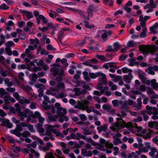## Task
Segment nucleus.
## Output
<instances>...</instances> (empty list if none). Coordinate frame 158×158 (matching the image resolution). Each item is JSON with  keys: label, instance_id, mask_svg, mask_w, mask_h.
I'll return each mask as SVG.
<instances>
[{"label": "nucleus", "instance_id": "nucleus-1", "mask_svg": "<svg viewBox=\"0 0 158 158\" xmlns=\"http://www.w3.org/2000/svg\"><path fill=\"white\" fill-rule=\"evenodd\" d=\"M125 126L130 129L132 132L135 133L137 135L142 136L145 139L150 138L151 135L154 133L152 131L149 130V131L146 133V129H143L141 127H135L131 122L126 123L121 119H117V122L113 124L110 128L112 131L116 132L118 131V129H123Z\"/></svg>", "mask_w": 158, "mask_h": 158}, {"label": "nucleus", "instance_id": "nucleus-2", "mask_svg": "<svg viewBox=\"0 0 158 158\" xmlns=\"http://www.w3.org/2000/svg\"><path fill=\"white\" fill-rule=\"evenodd\" d=\"M64 84L63 82H60L56 85V88L50 87L49 89L47 90L46 92V94L48 95H52L55 96L58 99L63 98L66 96L67 94L64 93H59L56 91L58 92L59 90L61 89L64 90Z\"/></svg>", "mask_w": 158, "mask_h": 158}, {"label": "nucleus", "instance_id": "nucleus-3", "mask_svg": "<svg viewBox=\"0 0 158 158\" xmlns=\"http://www.w3.org/2000/svg\"><path fill=\"white\" fill-rule=\"evenodd\" d=\"M139 50L145 56H147L149 53L153 55L155 52L158 51V46L153 44L147 46L140 45Z\"/></svg>", "mask_w": 158, "mask_h": 158}, {"label": "nucleus", "instance_id": "nucleus-4", "mask_svg": "<svg viewBox=\"0 0 158 158\" xmlns=\"http://www.w3.org/2000/svg\"><path fill=\"white\" fill-rule=\"evenodd\" d=\"M112 102L114 107H118L119 105H121V109L127 111L128 110L129 106L133 105L134 102L131 100L128 99L124 102L121 100L118 101V100H115L112 101Z\"/></svg>", "mask_w": 158, "mask_h": 158}, {"label": "nucleus", "instance_id": "nucleus-5", "mask_svg": "<svg viewBox=\"0 0 158 158\" xmlns=\"http://www.w3.org/2000/svg\"><path fill=\"white\" fill-rule=\"evenodd\" d=\"M15 106L16 108V111L18 116L20 117V120L22 121H23L25 118L27 117V114H31L32 113V111L28 108L25 109L24 112L22 111L20 106L19 103L15 104Z\"/></svg>", "mask_w": 158, "mask_h": 158}, {"label": "nucleus", "instance_id": "nucleus-6", "mask_svg": "<svg viewBox=\"0 0 158 158\" xmlns=\"http://www.w3.org/2000/svg\"><path fill=\"white\" fill-rule=\"evenodd\" d=\"M18 68L19 69H27L28 70L34 72H36L41 70V68L35 66L34 63L32 61L30 62L29 64H27V67L24 64H19L18 65Z\"/></svg>", "mask_w": 158, "mask_h": 158}, {"label": "nucleus", "instance_id": "nucleus-7", "mask_svg": "<svg viewBox=\"0 0 158 158\" xmlns=\"http://www.w3.org/2000/svg\"><path fill=\"white\" fill-rule=\"evenodd\" d=\"M46 129V135L49 136L50 139L52 140H54L55 138L54 135H52V133L55 129V127H59L60 126L58 124H56L54 125H52L50 124H45L44 125Z\"/></svg>", "mask_w": 158, "mask_h": 158}, {"label": "nucleus", "instance_id": "nucleus-8", "mask_svg": "<svg viewBox=\"0 0 158 158\" xmlns=\"http://www.w3.org/2000/svg\"><path fill=\"white\" fill-rule=\"evenodd\" d=\"M90 102L87 100H85L82 102L79 101L77 104L74 106V108L82 110H86V112L89 113L92 111L91 109H88Z\"/></svg>", "mask_w": 158, "mask_h": 158}, {"label": "nucleus", "instance_id": "nucleus-9", "mask_svg": "<svg viewBox=\"0 0 158 158\" xmlns=\"http://www.w3.org/2000/svg\"><path fill=\"white\" fill-rule=\"evenodd\" d=\"M67 112L66 109H60L58 111V114L59 118L58 121L60 123H63L64 121H68L69 120V118L65 115Z\"/></svg>", "mask_w": 158, "mask_h": 158}, {"label": "nucleus", "instance_id": "nucleus-10", "mask_svg": "<svg viewBox=\"0 0 158 158\" xmlns=\"http://www.w3.org/2000/svg\"><path fill=\"white\" fill-rule=\"evenodd\" d=\"M56 153L48 152L45 156V158H65L64 156H61L62 155V151L59 149L56 150Z\"/></svg>", "mask_w": 158, "mask_h": 158}, {"label": "nucleus", "instance_id": "nucleus-11", "mask_svg": "<svg viewBox=\"0 0 158 158\" xmlns=\"http://www.w3.org/2000/svg\"><path fill=\"white\" fill-rule=\"evenodd\" d=\"M30 45L28 46V48L30 50L32 51L36 49L37 46V44H39L40 41L38 39L36 38L35 40L31 39L30 40Z\"/></svg>", "mask_w": 158, "mask_h": 158}, {"label": "nucleus", "instance_id": "nucleus-12", "mask_svg": "<svg viewBox=\"0 0 158 158\" xmlns=\"http://www.w3.org/2000/svg\"><path fill=\"white\" fill-rule=\"evenodd\" d=\"M98 74V77H99L98 81L99 82L98 84L97 85L102 86L103 84H106L107 82L106 81V78L105 75L100 72H99Z\"/></svg>", "mask_w": 158, "mask_h": 158}, {"label": "nucleus", "instance_id": "nucleus-13", "mask_svg": "<svg viewBox=\"0 0 158 158\" xmlns=\"http://www.w3.org/2000/svg\"><path fill=\"white\" fill-rule=\"evenodd\" d=\"M35 87L38 89V91L39 92V96L40 97H42L43 95V90L44 88V86L43 84L37 83L35 85Z\"/></svg>", "mask_w": 158, "mask_h": 158}, {"label": "nucleus", "instance_id": "nucleus-14", "mask_svg": "<svg viewBox=\"0 0 158 158\" xmlns=\"http://www.w3.org/2000/svg\"><path fill=\"white\" fill-rule=\"evenodd\" d=\"M30 114L31 115V117L33 118H37L40 123H44V121H45V118L41 116L39 112L35 111L34 114L31 113Z\"/></svg>", "mask_w": 158, "mask_h": 158}, {"label": "nucleus", "instance_id": "nucleus-15", "mask_svg": "<svg viewBox=\"0 0 158 158\" xmlns=\"http://www.w3.org/2000/svg\"><path fill=\"white\" fill-rule=\"evenodd\" d=\"M31 51L30 50V49L28 48L26 49L25 52V53H23L21 55V57L22 58L24 59V61L26 63L29 62H30V59L29 58H25L26 54H29Z\"/></svg>", "mask_w": 158, "mask_h": 158}, {"label": "nucleus", "instance_id": "nucleus-16", "mask_svg": "<svg viewBox=\"0 0 158 158\" xmlns=\"http://www.w3.org/2000/svg\"><path fill=\"white\" fill-rule=\"evenodd\" d=\"M137 102L138 105H134L135 102L133 101L134 102L133 105H132L135 107L134 110H138L142 109V102L141 98H137Z\"/></svg>", "mask_w": 158, "mask_h": 158}, {"label": "nucleus", "instance_id": "nucleus-17", "mask_svg": "<svg viewBox=\"0 0 158 158\" xmlns=\"http://www.w3.org/2000/svg\"><path fill=\"white\" fill-rule=\"evenodd\" d=\"M86 91L85 90L83 89L81 90L78 88H77L75 89V94L77 96H79L81 94L82 97H79V98L80 99H81L82 98L84 97V94L86 93Z\"/></svg>", "mask_w": 158, "mask_h": 158}, {"label": "nucleus", "instance_id": "nucleus-18", "mask_svg": "<svg viewBox=\"0 0 158 158\" xmlns=\"http://www.w3.org/2000/svg\"><path fill=\"white\" fill-rule=\"evenodd\" d=\"M97 89L100 90V91L95 90L94 91L93 93L95 95H96L98 96H100L102 94L104 91L103 90V87L102 86H100L97 85Z\"/></svg>", "mask_w": 158, "mask_h": 158}, {"label": "nucleus", "instance_id": "nucleus-19", "mask_svg": "<svg viewBox=\"0 0 158 158\" xmlns=\"http://www.w3.org/2000/svg\"><path fill=\"white\" fill-rule=\"evenodd\" d=\"M133 76L131 74L125 75L123 77V80L127 83H130L132 80Z\"/></svg>", "mask_w": 158, "mask_h": 158}, {"label": "nucleus", "instance_id": "nucleus-20", "mask_svg": "<svg viewBox=\"0 0 158 158\" xmlns=\"http://www.w3.org/2000/svg\"><path fill=\"white\" fill-rule=\"evenodd\" d=\"M122 156L124 158H139L138 156L136 154V153L134 152L129 153L127 156H126L125 154H123L122 155Z\"/></svg>", "mask_w": 158, "mask_h": 158}, {"label": "nucleus", "instance_id": "nucleus-21", "mask_svg": "<svg viewBox=\"0 0 158 158\" xmlns=\"http://www.w3.org/2000/svg\"><path fill=\"white\" fill-rule=\"evenodd\" d=\"M151 148L150 143L149 142H146L144 143V147L143 148L142 150L144 152H147Z\"/></svg>", "mask_w": 158, "mask_h": 158}, {"label": "nucleus", "instance_id": "nucleus-22", "mask_svg": "<svg viewBox=\"0 0 158 158\" xmlns=\"http://www.w3.org/2000/svg\"><path fill=\"white\" fill-rule=\"evenodd\" d=\"M150 85L153 89L158 91V83L156 82L155 79L151 80V84Z\"/></svg>", "mask_w": 158, "mask_h": 158}, {"label": "nucleus", "instance_id": "nucleus-23", "mask_svg": "<svg viewBox=\"0 0 158 158\" xmlns=\"http://www.w3.org/2000/svg\"><path fill=\"white\" fill-rule=\"evenodd\" d=\"M58 117V114L54 116H52L51 115H49L48 116V121L49 123L52 122H56Z\"/></svg>", "mask_w": 158, "mask_h": 158}, {"label": "nucleus", "instance_id": "nucleus-24", "mask_svg": "<svg viewBox=\"0 0 158 158\" xmlns=\"http://www.w3.org/2000/svg\"><path fill=\"white\" fill-rule=\"evenodd\" d=\"M42 124L38 123L36 124V128L37 131L40 133L41 135H43L45 130L42 127Z\"/></svg>", "mask_w": 158, "mask_h": 158}, {"label": "nucleus", "instance_id": "nucleus-25", "mask_svg": "<svg viewBox=\"0 0 158 158\" xmlns=\"http://www.w3.org/2000/svg\"><path fill=\"white\" fill-rule=\"evenodd\" d=\"M158 27V23H155L153 26L150 28V30L153 33H157V28Z\"/></svg>", "mask_w": 158, "mask_h": 158}, {"label": "nucleus", "instance_id": "nucleus-26", "mask_svg": "<svg viewBox=\"0 0 158 158\" xmlns=\"http://www.w3.org/2000/svg\"><path fill=\"white\" fill-rule=\"evenodd\" d=\"M26 123H20L17 126L16 129L19 132L22 131L23 127H26Z\"/></svg>", "mask_w": 158, "mask_h": 158}, {"label": "nucleus", "instance_id": "nucleus-27", "mask_svg": "<svg viewBox=\"0 0 158 158\" xmlns=\"http://www.w3.org/2000/svg\"><path fill=\"white\" fill-rule=\"evenodd\" d=\"M18 101L19 103L22 104H28L30 102L29 100L23 97H22L21 98H20Z\"/></svg>", "mask_w": 158, "mask_h": 158}, {"label": "nucleus", "instance_id": "nucleus-28", "mask_svg": "<svg viewBox=\"0 0 158 158\" xmlns=\"http://www.w3.org/2000/svg\"><path fill=\"white\" fill-rule=\"evenodd\" d=\"M158 125V123L156 121L149 122L148 123V126L152 128H155L156 129L157 126Z\"/></svg>", "mask_w": 158, "mask_h": 158}, {"label": "nucleus", "instance_id": "nucleus-29", "mask_svg": "<svg viewBox=\"0 0 158 158\" xmlns=\"http://www.w3.org/2000/svg\"><path fill=\"white\" fill-rule=\"evenodd\" d=\"M157 149L154 147L150 149V151L149 153V155L152 158H154L155 153L157 152Z\"/></svg>", "mask_w": 158, "mask_h": 158}, {"label": "nucleus", "instance_id": "nucleus-30", "mask_svg": "<svg viewBox=\"0 0 158 158\" xmlns=\"http://www.w3.org/2000/svg\"><path fill=\"white\" fill-rule=\"evenodd\" d=\"M149 5H146L143 7L145 10V11L146 13H149L152 12L153 11V8Z\"/></svg>", "mask_w": 158, "mask_h": 158}, {"label": "nucleus", "instance_id": "nucleus-31", "mask_svg": "<svg viewBox=\"0 0 158 158\" xmlns=\"http://www.w3.org/2000/svg\"><path fill=\"white\" fill-rule=\"evenodd\" d=\"M107 129V126L106 125L101 126L97 127V129L99 133L102 132H105Z\"/></svg>", "mask_w": 158, "mask_h": 158}, {"label": "nucleus", "instance_id": "nucleus-32", "mask_svg": "<svg viewBox=\"0 0 158 158\" xmlns=\"http://www.w3.org/2000/svg\"><path fill=\"white\" fill-rule=\"evenodd\" d=\"M82 74L83 75V77L85 80L87 81H89L91 79L89 77V74L88 72L84 71L83 72Z\"/></svg>", "mask_w": 158, "mask_h": 158}, {"label": "nucleus", "instance_id": "nucleus-33", "mask_svg": "<svg viewBox=\"0 0 158 158\" xmlns=\"http://www.w3.org/2000/svg\"><path fill=\"white\" fill-rule=\"evenodd\" d=\"M52 133L55 134L56 136L60 137L61 138H63L64 137V135L60 132L59 130L55 129Z\"/></svg>", "mask_w": 158, "mask_h": 158}, {"label": "nucleus", "instance_id": "nucleus-34", "mask_svg": "<svg viewBox=\"0 0 158 158\" xmlns=\"http://www.w3.org/2000/svg\"><path fill=\"white\" fill-rule=\"evenodd\" d=\"M52 133L55 134L56 136L60 137L61 138H63L64 137V135L60 132L59 130L55 129Z\"/></svg>", "mask_w": 158, "mask_h": 158}, {"label": "nucleus", "instance_id": "nucleus-35", "mask_svg": "<svg viewBox=\"0 0 158 158\" xmlns=\"http://www.w3.org/2000/svg\"><path fill=\"white\" fill-rule=\"evenodd\" d=\"M122 71L123 73H128V74H131V73L132 70L131 69H128V68L125 67L122 69Z\"/></svg>", "mask_w": 158, "mask_h": 158}, {"label": "nucleus", "instance_id": "nucleus-36", "mask_svg": "<svg viewBox=\"0 0 158 158\" xmlns=\"http://www.w3.org/2000/svg\"><path fill=\"white\" fill-rule=\"evenodd\" d=\"M10 132L12 134L15 135L18 137H20L21 136V133L16 129L14 130H10Z\"/></svg>", "mask_w": 158, "mask_h": 158}, {"label": "nucleus", "instance_id": "nucleus-37", "mask_svg": "<svg viewBox=\"0 0 158 158\" xmlns=\"http://www.w3.org/2000/svg\"><path fill=\"white\" fill-rule=\"evenodd\" d=\"M24 16H26L29 19H31L33 17V14L31 12H29L27 11H24Z\"/></svg>", "mask_w": 158, "mask_h": 158}, {"label": "nucleus", "instance_id": "nucleus-38", "mask_svg": "<svg viewBox=\"0 0 158 158\" xmlns=\"http://www.w3.org/2000/svg\"><path fill=\"white\" fill-rule=\"evenodd\" d=\"M4 81L5 84L8 87L11 86L13 84V82L12 81H10V79L8 78H5L4 80Z\"/></svg>", "mask_w": 158, "mask_h": 158}, {"label": "nucleus", "instance_id": "nucleus-39", "mask_svg": "<svg viewBox=\"0 0 158 158\" xmlns=\"http://www.w3.org/2000/svg\"><path fill=\"white\" fill-rule=\"evenodd\" d=\"M138 44L137 42L132 41H129L127 44V46L129 47H135Z\"/></svg>", "mask_w": 158, "mask_h": 158}, {"label": "nucleus", "instance_id": "nucleus-40", "mask_svg": "<svg viewBox=\"0 0 158 158\" xmlns=\"http://www.w3.org/2000/svg\"><path fill=\"white\" fill-rule=\"evenodd\" d=\"M150 18V17L148 16H146L143 17V15H140L139 17V22H146V21Z\"/></svg>", "mask_w": 158, "mask_h": 158}, {"label": "nucleus", "instance_id": "nucleus-41", "mask_svg": "<svg viewBox=\"0 0 158 158\" xmlns=\"http://www.w3.org/2000/svg\"><path fill=\"white\" fill-rule=\"evenodd\" d=\"M108 88L107 87H105L103 89V90L104 91V92H103V94H104V95L107 96H109L111 95V93L108 91Z\"/></svg>", "mask_w": 158, "mask_h": 158}, {"label": "nucleus", "instance_id": "nucleus-42", "mask_svg": "<svg viewBox=\"0 0 158 158\" xmlns=\"http://www.w3.org/2000/svg\"><path fill=\"white\" fill-rule=\"evenodd\" d=\"M109 86L110 87L111 89L112 90H116L117 89V86L114 84L111 81H109Z\"/></svg>", "mask_w": 158, "mask_h": 158}, {"label": "nucleus", "instance_id": "nucleus-43", "mask_svg": "<svg viewBox=\"0 0 158 158\" xmlns=\"http://www.w3.org/2000/svg\"><path fill=\"white\" fill-rule=\"evenodd\" d=\"M50 70L54 76H56L58 74L59 71V69L56 68H51Z\"/></svg>", "mask_w": 158, "mask_h": 158}, {"label": "nucleus", "instance_id": "nucleus-44", "mask_svg": "<svg viewBox=\"0 0 158 158\" xmlns=\"http://www.w3.org/2000/svg\"><path fill=\"white\" fill-rule=\"evenodd\" d=\"M49 102L46 101H44L43 102V107L45 110H48L52 107V106H47L48 102Z\"/></svg>", "mask_w": 158, "mask_h": 158}, {"label": "nucleus", "instance_id": "nucleus-45", "mask_svg": "<svg viewBox=\"0 0 158 158\" xmlns=\"http://www.w3.org/2000/svg\"><path fill=\"white\" fill-rule=\"evenodd\" d=\"M111 33L110 32H107L105 31L102 35L101 37L102 38L103 40H105V39L106 38V37L109 35H111Z\"/></svg>", "mask_w": 158, "mask_h": 158}, {"label": "nucleus", "instance_id": "nucleus-46", "mask_svg": "<svg viewBox=\"0 0 158 158\" xmlns=\"http://www.w3.org/2000/svg\"><path fill=\"white\" fill-rule=\"evenodd\" d=\"M153 70V69L152 66L148 67L147 69L146 70V71L148 74L152 75H154L155 74Z\"/></svg>", "mask_w": 158, "mask_h": 158}, {"label": "nucleus", "instance_id": "nucleus-47", "mask_svg": "<svg viewBox=\"0 0 158 158\" xmlns=\"http://www.w3.org/2000/svg\"><path fill=\"white\" fill-rule=\"evenodd\" d=\"M99 72L96 73H89V77L90 78L92 79H95L98 77Z\"/></svg>", "mask_w": 158, "mask_h": 158}, {"label": "nucleus", "instance_id": "nucleus-48", "mask_svg": "<svg viewBox=\"0 0 158 158\" xmlns=\"http://www.w3.org/2000/svg\"><path fill=\"white\" fill-rule=\"evenodd\" d=\"M10 97V96L9 95H6L2 98L5 103L6 104H9L10 103V102L9 100Z\"/></svg>", "mask_w": 158, "mask_h": 158}, {"label": "nucleus", "instance_id": "nucleus-49", "mask_svg": "<svg viewBox=\"0 0 158 158\" xmlns=\"http://www.w3.org/2000/svg\"><path fill=\"white\" fill-rule=\"evenodd\" d=\"M85 137L84 135H81L80 133H77L76 134V139L77 140H80L81 139H84Z\"/></svg>", "mask_w": 158, "mask_h": 158}, {"label": "nucleus", "instance_id": "nucleus-50", "mask_svg": "<svg viewBox=\"0 0 158 158\" xmlns=\"http://www.w3.org/2000/svg\"><path fill=\"white\" fill-rule=\"evenodd\" d=\"M103 2L106 5L112 6L113 3L112 0H103Z\"/></svg>", "mask_w": 158, "mask_h": 158}, {"label": "nucleus", "instance_id": "nucleus-51", "mask_svg": "<svg viewBox=\"0 0 158 158\" xmlns=\"http://www.w3.org/2000/svg\"><path fill=\"white\" fill-rule=\"evenodd\" d=\"M30 135V133L28 131H25L22 134H21V136L24 138H27Z\"/></svg>", "mask_w": 158, "mask_h": 158}, {"label": "nucleus", "instance_id": "nucleus-52", "mask_svg": "<svg viewBox=\"0 0 158 158\" xmlns=\"http://www.w3.org/2000/svg\"><path fill=\"white\" fill-rule=\"evenodd\" d=\"M39 18L42 20L43 23L44 24H46L48 22L47 19L43 15H40L39 16Z\"/></svg>", "mask_w": 158, "mask_h": 158}, {"label": "nucleus", "instance_id": "nucleus-53", "mask_svg": "<svg viewBox=\"0 0 158 158\" xmlns=\"http://www.w3.org/2000/svg\"><path fill=\"white\" fill-rule=\"evenodd\" d=\"M6 94V92L5 89L3 88H0V97L2 98L3 96H4Z\"/></svg>", "mask_w": 158, "mask_h": 158}, {"label": "nucleus", "instance_id": "nucleus-54", "mask_svg": "<svg viewBox=\"0 0 158 158\" xmlns=\"http://www.w3.org/2000/svg\"><path fill=\"white\" fill-rule=\"evenodd\" d=\"M24 30L26 32H29L30 34L33 33L34 31L35 30V28H32V31L31 32V29L28 27H26L24 28Z\"/></svg>", "mask_w": 158, "mask_h": 158}, {"label": "nucleus", "instance_id": "nucleus-55", "mask_svg": "<svg viewBox=\"0 0 158 158\" xmlns=\"http://www.w3.org/2000/svg\"><path fill=\"white\" fill-rule=\"evenodd\" d=\"M142 118L140 116H138L137 118L133 119L132 121L134 123H138L142 121Z\"/></svg>", "mask_w": 158, "mask_h": 158}, {"label": "nucleus", "instance_id": "nucleus-56", "mask_svg": "<svg viewBox=\"0 0 158 158\" xmlns=\"http://www.w3.org/2000/svg\"><path fill=\"white\" fill-rule=\"evenodd\" d=\"M141 96L143 99V103L145 105L147 104L148 101L147 97L144 94H142Z\"/></svg>", "mask_w": 158, "mask_h": 158}, {"label": "nucleus", "instance_id": "nucleus-57", "mask_svg": "<svg viewBox=\"0 0 158 158\" xmlns=\"http://www.w3.org/2000/svg\"><path fill=\"white\" fill-rule=\"evenodd\" d=\"M147 33V29L146 28H144L143 29V32L140 34V36L141 38H145L146 36Z\"/></svg>", "mask_w": 158, "mask_h": 158}, {"label": "nucleus", "instance_id": "nucleus-58", "mask_svg": "<svg viewBox=\"0 0 158 158\" xmlns=\"http://www.w3.org/2000/svg\"><path fill=\"white\" fill-rule=\"evenodd\" d=\"M30 131L31 132H35L34 130L32 125L31 124H27L26 123V126Z\"/></svg>", "mask_w": 158, "mask_h": 158}, {"label": "nucleus", "instance_id": "nucleus-59", "mask_svg": "<svg viewBox=\"0 0 158 158\" xmlns=\"http://www.w3.org/2000/svg\"><path fill=\"white\" fill-rule=\"evenodd\" d=\"M152 108L148 105L146 106V109L147 110L146 113L149 115L152 114V113L151 112Z\"/></svg>", "mask_w": 158, "mask_h": 158}, {"label": "nucleus", "instance_id": "nucleus-60", "mask_svg": "<svg viewBox=\"0 0 158 158\" xmlns=\"http://www.w3.org/2000/svg\"><path fill=\"white\" fill-rule=\"evenodd\" d=\"M13 97L18 101L20 99V97L17 92H15L13 94Z\"/></svg>", "mask_w": 158, "mask_h": 158}, {"label": "nucleus", "instance_id": "nucleus-61", "mask_svg": "<svg viewBox=\"0 0 158 158\" xmlns=\"http://www.w3.org/2000/svg\"><path fill=\"white\" fill-rule=\"evenodd\" d=\"M111 108L110 106L107 104H104L102 106L103 109L106 110L107 111H108Z\"/></svg>", "mask_w": 158, "mask_h": 158}, {"label": "nucleus", "instance_id": "nucleus-62", "mask_svg": "<svg viewBox=\"0 0 158 158\" xmlns=\"http://www.w3.org/2000/svg\"><path fill=\"white\" fill-rule=\"evenodd\" d=\"M152 114H158V110L156 107H152L151 111Z\"/></svg>", "mask_w": 158, "mask_h": 158}, {"label": "nucleus", "instance_id": "nucleus-63", "mask_svg": "<svg viewBox=\"0 0 158 158\" xmlns=\"http://www.w3.org/2000/svg\"><path fill=\"white\" fill-rule=\"evenodd\" d=\"M114 50H117L120 48V45L118 42L114 43L113 44Z\"/></svg>", "mask_w": 158, "mask_h": 158}, {"label": "nucleus", "instance_id": "nucleus-64", "mask_svg": "<svg viewBox=\"0 0 158 158\" xmlns=\"http://www.w3.org/2000/svg\"><path fill=\"white\" fill-rule=\"evenodd\" d=\"M6 125L8 128H11L13 126L12 123L10 122V121L8 120H6Z\"/></svg>", "mask_w": 158, "mask_h": 158}]
</instances>
